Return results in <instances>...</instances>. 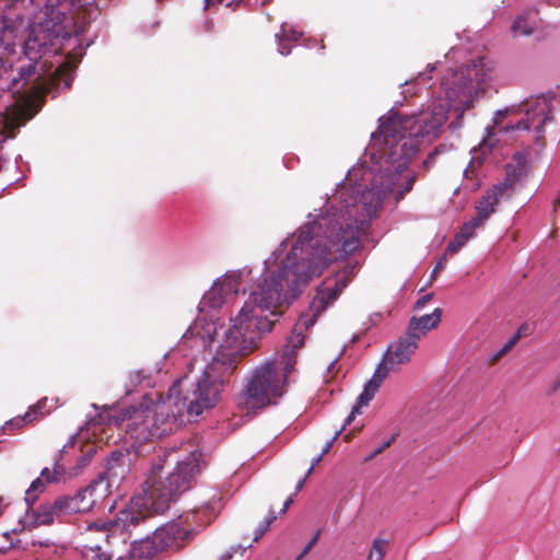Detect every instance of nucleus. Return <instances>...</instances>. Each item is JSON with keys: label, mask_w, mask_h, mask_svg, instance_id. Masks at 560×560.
Listing matches in <instances>:
<instances>
[{"label": "nucleus", "mask_w": 560, "mask_h": 560, "mask_svg": "<svg viewBox=\"0 0 560 560\" xmlns=\"http://www.w3.org/2000/svg\"><path fill=\"white\" fill-rule=\"evenodd\" d=\"M326 215L302 225L277 270L269 272L250 292L233 318L223 342L200 374L221 390L242 359L257 348L261 336L271 331L282 315V305L294 300L308 282L338 258L353 254L361 245L360 232L375 213L378 199L371 190L339 191Z\"/></svg>", "instance_id": "f257e3e1"}, {"label": "nucleus", "mask_w": 560, "mask_h": 560, "mask_svg": "<svg viewBox=\"0 0 560 560\" xmlns=\"http://www.w3.org/2000/svg\"><path fill=\"white\" fill-rule=\"evenodd\" d=\"M492 66L485 58L471 60L459 69L448 70L442 78L445 102H433L427 109L412 116L394 115L383 120L374 141H382L380 150L395 172L401 173L417 155L420 147L439 138L447 119L450 106L462 115L486 93L492 79Z\"/></svg>", "instance_id": "f03ea898"}, {"label": "nucleus", "mask_w": 560, "mask_h": 560, "mask_svg": "<svg viewBox=\"0 0 560 560\" xmlns=\"http://www.w3.org/2000/svg\"><path fill=\"white\" fill-rule=\"evenodd\" d=\"M201 456L198 450L184 458L175 450L161 451L152 459L142 486V497L132 499L131 505L120 510L113 518L94 523L90 528L102 532L108 542L112 537H120L125 541L147 514L164 513L194 486L200 471Z\"/></svg>", "instance_id": "7ed1b4c3"}, {"label": "nucleus", "mask_w": 560, "mask_h": 560, "mask_svg": "<svg viewBox=\"0 0 560 560\" xmlns=\"http://www.w3.org/2000/svg\"><path fill=\"white\" fill-rule=\"evenodd\" d=\"M47 54L24 40L15 70L9 60L0 58V78L8 74L3 89L18 93L22 100L1 115L0 135L5 138H14L16 130L39 112L48 93L71 88L74 65L66 60L51 71Z\"/></svg>", "instance_id": "20e7f679"}, {"label": "nucleus", "mask_w": 560, "mask_h": 560, "mask_svg": "<svg viewBox=\"0 0 560 560\" xmlns=\"http://www.w3.org/2000/svg\"><path fill=\"white\" fill-rule=\"evenodd\" d=\"M180 386L182 382L174 384L164 398L159 393L144 395L139 405L122 409L118 420L126 432L140 442L161 439L184 422L185 412L197 417L213 408L222 392L201 375L183 396Z\"/></svg>", "instance_id": "39448f33"}, {"label": "nucleus", "mask_w": 560, "mask_h": 560, "mask_svg": "<svg viewBox=\"0 0 560 560\" xmlns=\"http://www.w3.org/2000/svg\"><path fill=\"white\" fill-rule=\"evenodd\" d=\"M292 363L293 360L290 358L284 361L273 359L253 368L237 396V409L249 415L268 406L277 405L287 393Z\"/></svg>", "instance_id": "423d86ee"}, {"label": "nucleus", "mask_w": 560, "mask_h": 560, "mask_svg": "<svg viewBox=\"0 0 560 560\" xmlns=\"http://www.w3.org/2000/svg\"><path fill=\"white\" fill-rule=\"evenodd\" d=\"M419 341L407 331L396 342L390 345L378 364L372 378L365 384L363 392L359 395L355 405L352 407V416L361 413V408L368 406L378 392L382 383L390 372L398 371L399 366L408 363L418 349Z\"/></svg>", "instance_id": "0eeeda50"}, {"label": "nucleus", "mask_w": 560, "mask_h": 560, "mask_svg": "<svg viewBox=\"0 0 560 560\" xmlns=\"http://www.w3.org/2000/svg\"><path fill=\"white\" fill-rule=\"evenodd\" d=\"M559 101L553 96L539 95L526 98L517 108V112H524L525 118L517 124L506 126L504 130H529L533 128L537 132V139L545 137L546 126L553 120L555 104Z\"/></svg>", "instance_id": "6e6552de"}, {"label": "nucleus", "mask_w": 560, "mask_h": 560, "mask_svg": "<svg viewBox=\"0 0 560 560\" xmlns=\"http://www.w3.org/2000/svg\"><path fill=\"white\" fill-rule=\"evenodd\" d=\"M45 15L42 22L35 23L30 27L25 42L48 54L56 52L57 49L54 48L56 40L60 37H66L68 34L63 24L66 15L54 8L47 11Z\"/></svg>", "instance_id": "1a4fd4ad"}, {"label": "nucleus", "mask_w": 560, "mask_h": 560, "mask_svg": "<svg viewBox=\"0 0 560 560\" xmlns=\"http://www.w3.org/2000/svg\"><path fill=\"white\" fill-rule=\"evenodd\" d=\"M105 498L106 490L97 488V486L91 481L90 485L79 489L73 495H60L59 503L65 515H72L91 511L94 505L102 502Z\"/></svg>", "instance_id": "9d476101"}, {"label": "nucleus", "mask_w": 560, "mask_h": 560, "mask_svg": "<svg viewBox=\"0 0 560 560\" xmlns=\"http://www.w3.org/2000/svg\"><path fill=\"white\" fill-rule=\"evenodd\" d=\"M129 472L128 455L120 451H114L107 458L105 469L93 482L97 488L106 490V497L117 489Z\"/></svg>", "instance_id": "9b49d317"}, {"label": "nucleus", "mask_w": 560, "mask_h": 560, "mask_svg": "<svg viewBox=\"0 0 560 560\" xmlns=\"http://www.w3.org/2000/svg\"><path fill=\"white\" fill-rule=\"evenodd\" d=\"M154 534L162 551L179 550L191 540L194 530L190 526L184 525L180 517L160 526Z\"/></svg>", "instance_id": "f8f14e48"}, {"label": "nucleus", "mask_w": 560, "mask_h": 560, "mask_svg": "<svg viewBox=\"0 0 560 560\" xmlns=\"http://www.w3.org/2000/svg\"><path fill=\"white\" fill-rule=\"evenodd\" d=\"M351 271L338 273L334 279L325 280L316 290V294L311 303V310L314 312L313 317L318 316L327 306L335 302L341 294L342 290L348 285Z\"/></svg>", "instance_id": "ddd939ff"}, {"label": "nucleus", "mask_w": 560, "mask_h": 560, "mask_svg": "<svg viewBox=\"0 0 560 560\" xmlns=\"http://www.w3.org/2000/svg\"><path fill=\"white\" fill-rule=\"evenodd\" d=\"M238 285L240 282L235 277H226L221 281L214 282L200 301L201 311L207 307H221L229 294H236L238 292Z\"/></svg>", "instance_id": "4468645a"}, {"label": "nucleus", "mask_w": 560, "mask_h": 560, "mask_svg": "<svg viewBox=\"0 0 560 560\" xmlns=\"http://www.w3.org/2000/svg\"><path fill=\"white\" fill-rule=\"evenodd\" d=\"M65 515L62 508H60L59 497L52 502H45L37 508L33 505L27 509V517L32 520L34 525H51L56 518Z\"/></svg>", "instance_id": "2eb2a0df"}, {"label": "nucleus", "mask_w": 560, "mask_h": 560, "mask_svg": "<svg viewBox=\"0 0 560 560\" xmlns=\"http://www.w3.org/2000/svg\"><path fill=\"white\" fill-rule=\"evenodd\" d=\"M442 318V310L435 308L431 314L420 317H411L408 324L407 332L418 341L423 338L428 331L436 328Z\"/></svg>", "instance_id": "dca6fc26"}, {"label": "nucleus", "mask_w": 560, "mask_h": 560, "mask_svg": "<svg viewBox=\"0 0 560 560\" xmlns=\"http://www.w3.org/2000/svg\"><path fill=\"white\" fill-rule=\"evenodd\" d=\"M502 197L503 186H493L491 189L487 190L476 205L477 214L474 218L483 225L490 215L495 211V206L499 203Z\"/></svg>", "instance_id": "f3484780"}, {"label": "nucleus", "mask_w": 560, "mask_h": 560, "mask_svg": "<svg viewBox=\"0 0 560 560\" xmlns=\"http://www.w3.org/2000/svg\"><path fill=\"white\" fill-rule=\"evenodd\" d=\"M538 11L530 9L517 16L511 26L513 36H529L540 27Z\"/></svg>", "instance_id": "a211bd4d"}, {"label": "nucleus", "mask_w": 560, "mask_h": 560, "mask_svg": "<svg viewBox=\"0 0 560 560\" xmlns=\"http://www.w3.org/2000/svg\"><path fill=\"white\" fill-rule=\"evenodd\" d=\"M161 548L156 541V536L153 533L152 537H147L131 544L129 555L133 559L149 560L152 559L156 553L161 552Z\"/></svg>", "instance_id": "6ab92c4d"}, {"label": "nucleus", "mask_w": 560, "mask_h": 560, "mask_svg": "<svg viewBox=\"0 0 560 560\" xmlns=\"http://www.w3.org/2000/svg\"><path fill=\"white\" fill-rule=\"evenodd\" d=\"M480 226H482V224L475 218L466 222L456 233L454 240L447 245L446 252L451 254L457 253L466 242L474 236L475 230Z\"/></svg>", "instance_id": "aec40b11"}, {"label": "nucleus", "mask_w": 560, "mask_h": 560, "mask_svg": "<svg viewBox=\"0 0 560 560\" xmlns=\"http://www.w3.org/2000/svg\"><path fill=\"white\" fill-rule=\"evenodd\" d=\"M482 159L475 156L469 162L464 171V187L470 191H476L481 186V172Z\"/></svg>", "instance_id": "412c9836"}, {"label": "nucleus", "mask_w": 560, "mask_h": 560, "mask_svg": "<svg viewBox=\"0 0 560 560\" xmlns=\"http://www.w3.org/2000/svg\"><path fill=\"white\" fill-rule=\"evenodd\" d=\"M304 346V335L302 331H298V328L295 327L292 335L288 339V343L284 346L283 352L278 361H284L287 359H292V371L294 370V366L296 364V357L298 351Z\"/></svg>", "instance_id": "4be33fe9"}, {"label": "nucleus", "mask_w": 560, "mask_h": 560, "mask_svg": "<svg viewBox=\"0 0 560 560\" xmlns=\"http://www.w3.org/2000/svg\"><path fill=\"white\" fill-rule=\"evenodd\" d=\"M526 175L525 165L518 163L516 165H506V176L502 184L503 192L506 189H512L514 185Z\"/></svg>", "instance_id": "5701e85b"}, {"label": "nucleus", "mask_w": 560, "mask_h": 560, "mask_svg": "<svg viewBox=\"0 0 560 560\" xmlns=\"http://www.w3.org/2000/svg\"><path fill=\"white\" fill-rule=\"evenodd\" d=\"M388 546L389 542L386 539H374L366 560H383L387 552Z\"/></svg>", "instance_id": "b1692460"}, {"label": "nucleus", "mask_w": 560, "mask_h": 560, "mask_svg": "<svg viewBox=\"0 0 560 560\" xmlns=\"http://www.w3.org/2000/svg\"><path fill=\"white\" fill-rule=\"evenodd\" d=\"M521 339V329H517V331L504 343V346L493 354L491 358V363L498 362L501 358H503L505 354H508L513 347Z\"/></svg>", "instance_id": "393cba45"}, {"label": "nucleus", "mask_w": 560, "mask_h": 560, "mask_svg": "<svg viewBox=\"0 0 560 560\" xmlns=\"http://www.w3.org/2000/svg\"><path fill=\"white\" fill-rule=\"evenodd\" d=\"M45 482L42 480V478H36L30 486V488L26 491L25 501L27 506H31L35 503L37 495V492H42L45 489Z\"/></svg>", "instance_id": "a878e982"}, {"label": "nucleus", "mask_w": 560, "mask_h": 560, "mask_svg": "<svg viewBox=\"0 0 560 560\" xmlns=\"http://www.w3.org/2000/svg\"><path fill=\"white\" fill-rule=\"evenodd\" d=\"M221 492L214 491V493L209 498V500L202 504L201 512L215 514L221 508Z\"/></svg>", "instance_id": "bb28decb"}, {"label": "nucleus", "mask_w": 560, "mask_h": 560, "mask_svg": "<svg viewBox=\"0 0 560 560\" xmlns=\"http://www.w3.org/2000/svg\"><path fill=\"white\" fill-rule=\"evenodd\" d=\"M63 468L58 465L54 469L46 467L42 469L39 478H44L45 483L57 482L63 476Z\"/></svg>", "instance_id": "cd10ccee"}, {"label": "nucleus", "mask_w": 560, "mask_h": 560, "mask_svg": "<svg viewBox=\"0 0 560 560\" xmlns=\"http://www.w3.org/2000/svg\"><path fill=\"white\" fill-rule=\"evenodd\" d=\"M83 555L90 560H110V556L102 552L100 546H84Z\"/></svg>", "instance_id": "c85d7f7f"}, {"label": "nucleus", "mask_w": 560, "mask_h": 560, "mask_svg": "<svg viewBox=\"0 0 560 560\" xmlns=\"http://www.w3.org/2000/svg\"><path fill=\"white\" fill-rule=\"evenodd\" d=\"M47 399L44 398L39 400L37 404L30 407L28 411L25 412L24 419H26V422L32 423L37 419L38 416H42V409L46 406Z\"/></svg>", "instance_id": "c756f323"}, {"label": "nucleus", "mask_w": 560, "mask_h": 560, "mask_svg": "<svg viewBox=\"0 0 560 560\" xmlns=\"http://www.w3.org/2000/svg\"><path fill=\"white\" fill-rule=\"evenodd\" d=\"M47 399L44 398L39 400L37 404L30 407L28 411L25 412L24 419H26V422L32 423L37 419L38 416H42V409L46 406Z\"/></svg>", "instance_id": "7c9ffc66"}, {"label": "nucleus", "mask_w": 560, "mask_h": 560, "mask_svg": "<svg viewBox=\"0 0 560 560\" xmlns=\"http://www.w3.org/2000/svg\"><path fill=\"white\" fill-rule=\"evenodd\" d=\"M352 416V411L350 412V415L347 417V419L345 420V423L343 425L337 430L334 434V436L326 443V445L324 446V448L322 450V453L323 454V457L330 451V448L332 447L335 441L339 438V435L341 434V432L346 429L347 425H349L352 420L355 418V416L348 422V420L350 419V417Z\"/></svg>", "instance_id": "2f4dec72"}, {"label": "nucleus", "mask_w": 560, "mask_h": 560, "mask_svg": "<svg viewBox=\"0 0 560 560\" xmlns=\"http://www.w3.org/2000/svg\"><path fill=\"white\" fill-rule=\"evenodd\" d=\"M26 423H27V422H26V419H24V416H22V417H16V418H13V419H11V420L7 421V422L4 423V425L2 427V430H3L4 432H8V431L12 432V431H14V430H20V429H21V428H23Z\"/></svg>", "instance_id": "473e14b6"}, {"label": "nucleus", "mask_w": 560, "mask_h": 560, "mask_svg": "<svg viewBox=\"0 0 560 560\" xmlns=\"http://www.w3.org/2000/svg\"><path fill=\"white\" fill-rule=\"evenodd\" d=\"M417 176L416 174L409 175L406 179L405 186L401 190H397L396 192V200L399 201L404 199L405 195L411 191L413 184L416 183Z\"/></svg>", "instance_id": "72a5a7b5"}, {"label": "nucleus", "mask_w": 560, "mask_h": 560, "mask_svg": "<svg viewBox=\"0 0 560 560\" xmlns=\"http://www.w3.org/2000/svg\"><path fill=\"white\" fill-rule=\"evenodd\" d=\"M397 434H393L384 444H382L380 447L375 448L366 458L365 460H372L377 455L382 454L387 447L392 445V443L396 440Z\"/></svg>", "instance_id": "f704fd0d"}, {"label": "nucleus", "mask_w": 560, "mask_h": 560, "mask_svg": "<svg viewBox=\"0 0 560 560\" xmlns=\"http://www.w3.org/2000/svg\"><path fill=\"white\" fill-rule=\"evenodd\" d=\"M277 518V516L275 515V513L272 512L270 514V516L262 523L259 525V527L257 528V535L255 537V540H258L259 537H261L268 529H269V526L270 524Z\"/></svg>", "instance_id": "c9c22d12"}, {"label": "nucleus", "mask_w": 560, "mask_h": 560, "mask_svg": "<svg viewBox=\"0 0 560 560\" xmlns=\"http://www.w3.org/2000/svg\"><path fill=\"white\" fill-rule=\"evenodd\" d=\"M514 112H515L514 107H513V108H505V109H503V110H498V112L495 113V117H494V120H493L494 126H495V127H499V126L502 124L503 119H504L509 114L514 113Z\"/></svg>", "instance_id": "e433bc0d"}, {"label": "nucleus", "mask_w": 560, "mask_h": 560, "mask_svg": "<svg viewBox=\"0 0 560 560\" xmlns=\"http://www.w3.org/2000/svg\"><path fill=\"white\" fill-rule=\"evenodd\" d=\"M318 537H319V532H317L315 534V536L308 541V544L304 547L303 551L301 552V555L299 556V559H302L303 557H305L311 550L312 548L315 546V544L317 542L318 540Z\"/></svg>", "instance_id": "4c0bfd02"}, {"label": "nucleus", "mask_w": 560, "mask_h": 560, "mask_svg": "<svg viewBox=\"0 0 560 560\" xmlns=\"http://www.w3.org/2000/svg\"><path fill=\"white\" fill-rule=\"evenodd\" d=\"M439 148H435L432 152H430L427 159L422 162V167L429 170L431 164L434 163L435 156L439 154Z\"/></svg>", "instance_id": "58836bf2"}, {"label": "nucleus", "mask_w": 560, "mask_h": 560, "mask_svg": "<svg viewBox=\"0 0 560 560\" xmlns=\"http://www.w3.org/2000/svg\"><path fill=\"white\" fill-rule=\"evenodd\" d=\"M278 51L283 55V56H287L291 52V45L290 43L287 40V39H279V47H278Z\"/></svg>", "instance_id": "ea45409f"}, {"label": "nucleus", "mask_w": 560, "mask_h": 560, "mask_svg": "<svg viewBox=\"0 0 560 560\" xmlns=\"http://www.w3.org/2000/svg\"><path fill=\"white\" fill-rule=\"evenodd\" d=\"M129 378L133 384H140L143 380L147 378L145 375L142 374V371H132L129 373Z\"/></svg>", "instance_id": "a19ab883"}, {"label": "nucleus", "mask_w": 560, "mask_h": 560, "mask_svg": "<svg viewBox=\"0 0 560 560\" xmlns=\"http://www.w3.org/2000/svg\"><path fill=\"white\" fill-rule=\"evenodd\" d=\"M433 298V294L432 293H428L425 294L424 296L420 298L417 302H416V308H420V307H423L431 299Z\"/></svg>", "instance_id": "79ce46f5"}, {"label": "nucleus", "mask_w": 560, "mask_h": 560, "mask_svg": "<svg viewBox=\"0 0 560 560\" xmlns=\"http://www.w3.org/2000/svg\"><path fill=\"white\" fill-rule=\"evenodd\" d=\"M322 459H323V454H319L317 457H315L312 460V465L308 468V470L306 471V477H310L312 475L314 468L322 462Z\"/></svg>", "instance_id": "37998d69"}, {"label": "nucleus", "mask_w": 560, "mask_h": 560, "mask_svg": "<svg viewBox=\"0 0 560 560\" xmlns=\"http://www.w3.org/2000/svg\"><path fill=\"white\" fill-rule=\"evenodd\" d=\"M444 266L445 262L443 260H440L432 271V277H435L444 268Z\"/></svg>", "instance_id": "c03bdc74"}, {"label": "nucleus", "mask_w": 560, "mask_h": 560, "mask_svg": "<svg viewBox=\"0 0 560 560\" xmlns=\"http://www.w3.org/2000/svg\"><path fill=\"white\" fill-rule=\"evenodd\" d=\"M293 503V497H289L285 501H284V504H283V508L281 510V513H285L287 510L290 508V505Z\"/></svg>", "instance_id": "a18cd8bd"}, {"label": "nucleus", "mask_w": 560, "mask_h": 560, "mask_svg": "<svg viewBox=\"0 0 560 560\" xmlns=\"http://www.w3.org/2000/svg\"><path fill=\"white\" fill-rule=\"evenodd\" d=\"M308 477H306V475L304 476L303 479H301L298 483H296V487H295V493H298L299 491H301L304 487V483L306 481Z\"/></svg>", "instance_id": "49530a36"}, {"label": "nucleus", "mask_w": 560, "mask_h": 560, "mask_svg": "<svg viewBox=\"0 0 560 560\" xmlns=\"http://www.w3.org/2000/svg\"><path fill=\"white\" fill-rule=\"evenodd\" d=\"M36 544H37V541H33V545H36ZM38 545L42 547H49L51 545V542L49 541V539H46V540L38 541Z\"/></svg>", "instance_id": "de8ad7c7"}, {"label": "nucleus", "mask_w": 560, "mask_h": 560, "mask_svg": "<svg viewBox=\"0 0 560 560\" xmlns=\"http://www.w3.org/2000/svg\"><path fill=\"white\" fill-rule=\"evenodd\" d=\"M559 387H560V373L557 376V381H556V383H555V385L552 387L551 393L556 392Z\"/></svg>", "instance_id": "09e8293b"}, {"label": "nucleus", "mask_w": 560, "mask_h": 560, "mask_svg": "<svg viewBox=\"0 0 560 560\" xmlns=\"http://www.w3.org/2000/svg\"><path fill=\"white\" fill-rule=\"evenodd\" d=\"M231 559H232V555L226 553V555L222 556V558L220 560H231Z\"/></svg>", "instance_id": "8fccbe9b"}, {"label": "nucleus", "mask_w": 560, "mask_h": 560, "mask_svg": "<svg viewBox=\"0 0 560 560\" xmlns=\"http://www.w3.org/2000/svg\"><path fill=\"white\" fill-rule=\"evenodd\" d=\"M350 439H351V433H348V434L345 435V440L346 441H350Z\"/></svg>", "instance_id": "3c124183"}, {"label": "nucleus", "mask_w": 560, "mask_h": 560, "mask_svg": "<svg viewBox=\"0 0 560 560\" xmlns=\"http://www.w3.org/2000/svg\"><path fill=\"white\" fill-rule=\"evenodd\" d=\"M385 190H389V191H392V190H393V187H392L390 185H387V186H385Z\"/></svg>", "instance_id": "603ef678"}, {"label": "nucleus", "mask_w": 560, "mask_h": 560, "mask_svg": "<svg viewBox=\"0 0 560 560\" xmlns=\"http://www.w3.org/2000/svg\"><path fill=\"white\" fill-rule=\"evenodd\" d=\"M518 329H521V336L524 334V329L525 327L524 326H521Z\"/></svg>", "instance_id": "864d4df0"}, {"label": "nucleus", "mask_w": 560, "mask_h": 560, "mask_svg": "<svg viewBox=\"0 0 560 560\" xmlns=\"http://www.w3.org/2000/svg\"><path fill=\"white\" fill-rule=\"evenodd\" d=\"M556 205L560 206V197L557 199Z\"/></svg>", "instance_id": "5fc2aeb1"}, {"label": "nucleus", "mask_w": 560, "mask_h": 560, "mask_svg": "<svg viewBox=\"0 0 560 560\" xmlns=\"http://www.w3.org/2000/svg\"><path fill=\"white\" fill-rule=\"evenodd\" d=\"M117 560H124L122 557H118Z\"/></svg>", "instance_id": "6e6d98bb"}, {"label": "nucleus", "mask_w": 560, "mask_h": 560, "mask_svg": "<svg viewBox=\"0 0 560 560\" xmlns=\"http://www.w3.org/2000/svg\"><path fill=\"white\" fill-rule=\"evenodd\" d=\"M295 560H301V559H299V557H298Z\"/></svg>", "instance_id": "4d7b16f0"}]
</instances>
